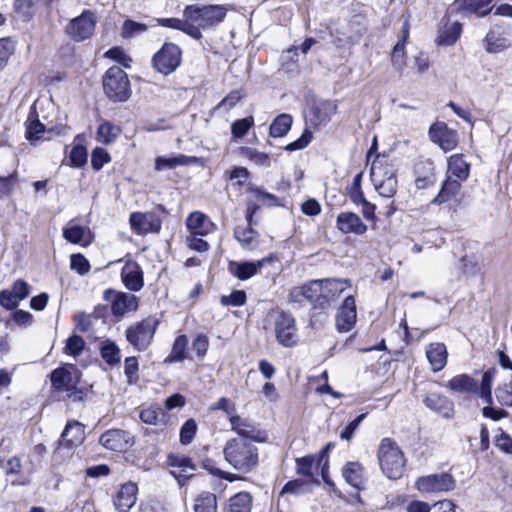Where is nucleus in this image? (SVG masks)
Wrapping results in <instances>:
<instances>
[{
  "mask_svg": "<svg viewBox=\"0 0 512 512\" xmlns=\"http://www.w3.org/2000/svg\"><path fill=\"white\" fill-rule=\"evenodd\" d=\"M223 454L225 460L237 471L249 473L259 464V451L253 441L233 438L226 442Z\"/></svg>",
  "mask_w": 512,
  "mask_h": 512,
  "instance_id": "nucleus-1",
  "label": "nucleus"
},
{
  "mask_svg": "<svg viewBox=\"0 0 512 512\" xmlns=\"http://www.w3.org/2000/svg\"><path fill=\"white\" fill-rule=\"evenodd\" d=\"M227 9L222 5H187L183 10V16L188 24L202 33L201 30L214 29L222 23L226 17Z\"/></svg>",
  "mask_w": 512,
  "mask_h": 512,
  "instance_id": "nucleus-2",
  "label": "nucleus"
},
{
  "mask_svg": "<svg viewBox=\"0 0 512 512\" xmlns=\"http://www.w3.org/2000/svg\"><path fill=\"white\" fill-rule=\"evenodd\" d=\"M378 461L382 472L389 479H399L405 471L406 459L398 444L391 438L381 440Z\"/></svg>",
  "mask_w": 512,
  "mask_h": 512,
  "instance_id": "nucleus-3",
  "label": "nucleus"
},
{
  "mask_svg": "<svg viewBox=\"0 0 512 512\" xmlns=\"http://www.w3.org/2000/svg\"><path fill=\"white\" fill-rule=\"evenodd\" d=\"M105 95L113 102H126L132 94L127 73L119 66L110 67L103 76Z\"/></svg>",
  "mask_w": 512,
  "mask_h": 512,
  "instance_id": "nucleus-4",
  "label": "nucleus"
},
{
  "mask_svg": "<svg viewBox=\"0 0 512 512\" xmlns=\"http://www.w3.org/2000/svg\"><path fill=\"white\" fill-rule=\"evenodd\" d=\"M80 373L74 366L70 369L59 367L54 369L50 374L52 387L60 392H67V397L73 401H81L83 399L82 390L77 388Z\"/></svg>",
  "mask_w": 512,
  "mask_h": 512,
  "instance_id": "nucleus-5",
  "label": "nucleus"
},
{
  "mask_svg": "<svg viewBox=\"0 0 512 512\" xmlns=\"http://www.w3.org/2000/svg\"><path fill=\"white\" fill-rule=\"evenodd\" d=\"M158 325L157 318L147 317L126 329V339L137 351H145L151 345Z\"/></svg>",
  "mask_w": 512,
  "mask_h": 512,
  "instance_id": "nucleus-6",
  "label": "nucleus"
},
{
  "mask_svg": "<svg viewBox=\"0 0 512 512\" xmlns=\"http://www.w3.org/2000/svg\"><path fill=\"white\" fill-rule=\"evenodd\" d=\"M384 160L385 156L377 154L376 159L371 164L370 175L379 195L391 198L397 192L398 181L393 171L385 170L383 167Z\"/></svg>",
  "mask_w": 512,
  "mask_h": 512,
  "instance_id": "nucleus-7",
  "label": "nucleus"
},
{
  "mask_svg": "<svg viewBox=\"0 0 512 512\" xmlns=\"http://www.w3.org/2000/svg\"><path fill=\"white\" fill-rule=\"evenodd\" d=\"M182 50L174 43H165L153 56V67L163 75L173 73L181 64Z\"/></svg>",
  "mask_w": 512,
  "mask_h": 512,
  "instance_id": "nucleus-8",
  "label": "nucleus"
},
{
  "mask_svg": "<svg viewBox=\"0 0 512 512\" xmlns=\"http://www.w3.org/2000/svg\"><path fill=\"white\" fill-rule=\"evenodd\" d=\"M95 26L96 18L94 13L85 10L78 17L70 20L65 28V32L72 40L81 42L93 35Z\"/></svg>",
  "mask_w": 512,
  "mask_h": 512,
  "instance_id": "nucleus-9",
  "label": "nucleus"
},
{
  "mask_svg": "<svg viewBox=\"0 0 512 512\" xmlns=\"http://www.w3.org/2000/svg\"><path fill=\"white\" fill-rule=\"evenodd\" d=\"M275 336L279 344L284 347H293L298 342L295 319L288 312H280L274 323Z\"/></svg>",
  "mask_w": 512,
  "mask_h": 512,
  "instance_id": "nucleus-10",
  "label": "nucleus"
},
{
  "mask_svg": "<svg viewBox=\"0 0 512 512\" xmlns=\"http://www.w3.org/2000/svg\"><path fill=\"white\" fill-rule=\"evenodd\" d=\"M103 299L111 303L112 314L116 317H122L138 308V298L130 293L106 289L103 292Z\"/></svg>",
  "mask_w": 512,
  "mask_h": 512,
  "instance_id": "nucleus-11",
  "label": "nucleus"
},
{
  "mask_svg": "<svg viewBox=\"0 0 512 512\" xmlns=\"http://www.w3.org/2000/svg\"><path fill=\"white\" fill-rule=\"evenodd\" d=\"M456 481L449 473L431 474L417 479L416 488L425 493L448 492L455 488Z\"/></svg>",
  "mask_w": 512,
  "mask_h": 512,
  "instance_id": "nucleus-12",
  "label": "nucleus"
},
{
  "mask_svg": "<svg viewBox=\"0 0 512 512\" xmlns=\"http://www.w3.org/2000/svg\"><path fill=\"white\" fill-rule=\"evenodd\" d=\"M231 430L239 435L238 438H245L255 443H264L267 441V434L259 430L254 423L239 415H231L229 417Z\"/></svg>",
  "mask_w": 512,
  "mask_h": 512,
  "instance_id": "nucleus-13",
  "label": "nucleus"
},
{
  "mask_svg": "<svg viewBox=\"0 0 512 512\" xmlns=\"http://www.w3.org/2000/svg\"><path fill=\"white\" fill-rule=\"evenodd\" d=\"M429 137L445 152L453 150L458 144L457 132L444 122L434 123L429 129Z\"/></svg>",
  "mask_w": 512,
  "mask_h": 512,
  "instance_id": "nucleus-14",
  "label": "nucleus"
},
{
  "mask_svg": "<svg viewBox=\"0 0 512 512\" xmlns=\"http://www.w3.org/2000/svg\"><path fill=\"white\" fill-rule=\"evenodd\" d=\"M275 260L276 257L271 254L255 262H230L229 271L239 280H247L256 275L264 266L274 262Z\"/></svg>",
  "mask_w": 512,
  "mask_h": 512,
  "instance_id": "nucleus-15",
  "label": "nucleus"
},
{
  "mask_svg": "<svg viewBox=\"0 0 512 512\" xmlns=\"http://www.w3.org/2000/svg\"><path fill=\"white\" fill-rule=\"evenodd\" d=\"M357 320L355 298L352 295L347 296L340 306L336 316V327L339 332L350 331Z\"/></svg>",
  "mask_w": 512,
  "mask_h": 512,
  "instance_id": "nucleus-16",
  "label": "nucleus"
},
{
  "mask_svg": "<svg viewBox=\"0 0 512 512\" xmlns=\"http://www.w3.org/2000/svg\"><path fill=\"white\" fill-rule=\"evenodd\" d=\"M129 221L137 234L157 233L161 229L160 219L152 213L134 212L130 215Z\"/></svg>",
  "mask_w": 512,
  "mask_h": 512,
  "instance_id": "nucleus-17",
  "label": "nucleus"
},
{
  "mask_svg": "<svg viewBox=\"0 0 512 512\" xmlns=\"http://www.w3.org/2000/svg\"><path fill=\"white\" fill-rule=\"evenodd\" d=\"M99 443L108 450L122 452L131 446L129 433L121 429H110L104 432Z\"/></svg>",
  "mask_w": 512,
  "mask_h": 512,
  "instance_id": "nucleus-18",
  "label": "nucleus"
},
{
  "mask_svg": "<svg viewBox=\"0 0 512 512\" xmlns=\"http://www.w3.org/2000/svg\"><path fill=\"white\" fill-rule=\"evenodd\" d=\"M291 297L295 301H300L299 297H303L313 304L323 306L325 304L322 288V280H312L300 288H296L291 292Z\"/></svg>",
  "mask_w": 512,
  "mask_h": 512,
  "instance_id": "nucleus-19",
  "label": "nucleus"
},
{
  "mask_svg": "<svg viewBox=\"0 0 512 512\" xmlns=\"http://www.w3.org/2000/svg\"><path fill=\"white\" fill-rule=\"evenodd\" d=\"M138 486L134 482L121 485L115 499L114 506L118 512H129L137 501Z\"/></svg>",
  "mask_w": 512,
  "mask_h": 512,
  "instance_id": "nucleus-20",
  "label": "nucleus"
},
{
  "mask_svg": "<svg viewBox=\"0 0 512 512\" xmlns=\"http://www.w3.org/2000/svg\"><path fill=\"white\" fill-rule=\"evenodd\" d=\"M121 279L125 287L133 292L140 291L144 286L143 271L136 262H128L121 271Z\"/></svg>",
  "mask_w": 512,
  "mask_h": 512,
  "instance_id": "nucleus-21",
  "label": "nucleus"
},
{
  "mask_svg": "<svg viewBox=\"0 0 512 512\" xmlns=\"http://www.w3.org/2000/svg\"><path fill=\"white\" fill-rule=\"evenodd\" d=\"M336 226L344 234L363 235L367 231V225L353 212H341L337 216Z\"/></svg>",
  "mask_w": 512,
  "mask_h": 512,
  "instance_id": "nucleus-22",
  "label": "nucleus"
},
{
  "mask_svg": "<svg viewBox=\"0 0 512 512\" xmlns=\"http://www.w3.org/2000/svg\"><path fill=\"white\" fill-rule=\"evenodd\" d=\"M84 439V426L78 421H69L58 441V448H72L82 443Z\"/></svg>",
  "mask_w": 512,
  "mask_h": 512,
  "instance_id": "nucleus-23",
  "label": "nucleus"
},
{
  "mask_svg": "<svg viewBox=\"0 0 512 512\" xmlns=\"http://www.w3.org/2000/svg\"><path fill=\"white\" fill-rule=\"evenodd\" d=\"M186 226L190 234L206 236L212 233L216 226L215 224L202 212H192L186 219Z\"/></svg>",
  "mask_w": 512,
  "mask_h": 512,
  "instance_id": "nucleus-24",
  "label": "nucleus"
},
{
  "mask_svg": "<svg viewBox=\"0 0 512 512\" xmlns=\"http://www.w3.org/2000/svg\"><path fill=\"white\" fill-rule=\"evenodd\" d=\"M426 356L433 372H439L447 364V349L443 343H431L426 348Z\"/></svg>",
  "mask_w": 512,
  "mask_h": 512,
  "instance_id": "nucleus-25",
  "label": "nucleus"
},
{
  "mask_svg": "<svg viewBox=\"0 0 512 512\" xmlns=\"http://www.w3.org/2000/svg\"><path fill=\"white\" fill-rule=\"evenodd\" d=\"M469 174L470 165L464 160L462 154H455L449 157L446 177L459 180L462 183L469 177Z\"/></svg>",
  "mask_w": 512,
  "mask_h": 512,
  "instance_id": "nucleus-26",
  "label": "nucleus"
},
{
  "mask_svg": "<svg viewBox=\"0 0 512 512\" xmlns=\"http://www.w3.org/2000/svg\"><path fill=\"white\" fill-rule=\"evenodd\" d=\"M446 386L455 393L476 394L478 393V382L467 374H460L450 379Z\"/></svg>",
  "mask_w": 512,
  "mask_h": 512,
  "instance_id": "nucleus-27",
  "label": "nucleus"
},
{
  "mask_svg": "<svg viewBox=\"0 0 512 512\" xmlns=\"http://www.w3.org/2000/svg\"><path fill=\"white\" fill-rule=\"evenodd\" d=\"M424 403L429 409L441 414L445 418H450L453 414L454 404L446 396L431 393L424 399Z\"/></svg>",
  "mask_w": 512,
  "mask_h": 512,
  "instance_id": "nucleus-28",
  "label": "nucleus"
},
{
  "mask_svg": "<svg viewBox=\"0 0 512 512\" xmlns=\"http://www.w3.org/2000/svg\"><path fill=\"white\" fill-rule=\"evenodd\" d=\"M462 183L459 180H454L450 177H446L441 185L440 191L431 201L432 204L441 205L454 199L460 192Z\"/></svg>",
  "mask_w": 512,
  "mask_h": 512,
  "instance_id": "nucleus-29",
  "label": "nucleus"
},
{
  "mask_svg": "<svg viewBox=\"0 0 512 512\" xmlns=\"http://www.w3.org/2000/svg\"><path fill=\"white\" fill-rule=\"evenodd\" d=\"M26 139L32 143L36 144L43 134L46 132L44 124H42L38 119V114L36 112L35 107L33 106L28 114L26 120Z\"/></svg>",
  "mask_w": 512,
  "mask_h": 512,
  "instance_id": "nucleus-30",
  "label": "nucleus"
},
{
  "mask_svg": "<svg viewBox=\"0 0 512 512\" xmlns=\"http://www.w3.org/2000/svg\"><path fill=\"white\" fill-rule=\"evenodd\" d=\"M159 25L166 28L180 30L191 38L199 41L202 39V33H199L198 30L188 24L187 18L183 16L180 18H161L158 19Z\"/></svg>",
  "mask_w": 512,
  "mask_h": 512,
  "instance_id": "nucleus-31",
  "label": "nucleus"
},
{
  "mask_svg": "<svg viewBox=\"0 0 512 512\" xmlns=\"http://www.w3.org/2000/svg\"><path fill=\"white\" fill-rule=\"evenodd\" d=\"M139 417L145 424L155 426L166 425L169 418L165 410L158 405H151L141 410Z\"/></svg>",
  "mask_w": 512,
  "mask_h": 512,
  "instance_id": "nucleus-32",
  "label": "nucleus"
},
{
  "mask_svg": "<svg viewBox=\"0 0 512 512\" xmlns=\"http://www.w3.org/2000/svg\"><path fill=\"white\" fill-rule=\"evenodd\" d=\"M350 280L322 279L323 296L325 303L338 297L346 288L350 287Z\"/></svg>",
  "mask_w": 512,
  "mask_h": 512,
  "instance_id": "nucleus-33",
  "label": "nucleus"
},
{
  "mask_svg": "<svg viewBox=\"0 0 512 512\" xmlns=\"http://www.w3.org/2000/svg\"><path fill=\"white\" fill-rule=\"evenodd\" d=\"M343 477L346 482L356 489H361L363 485V467L359 462H348L342 469Z\"/></svg>",
  "mask_w": 512,
  "mask_h": 512,
  "instance_id": "nucleus-34",
  "label": "nucleus"
},
{
  "mask_svg": "<svg viewBox=\"0 0 512 512\" xmlns=\"http://www.w3.org/2000/svg\"><path fill=\"white\" fill-rule=\"evenodd\" d=\"M188 337L184 334L179 335L174 340L170 354L165 359V363L182 362L188 358Z\"/></svg>",
  "mask_w": 512,
  "mask_h": 512,
  "instance_id": "nucleus-35",
  "label": "nucleus"
},
{
  "mask_svg": "<svg viewBox=\"0 0 512 512\" xmlns=\"http://www.w3.org/2000/svg\"><path fill=\"white\" fill-rule=\"evenodd\" d=\"M485 49L489 53H499L511 46L509 39L491 30L485 37Z\"/></svg>",
  "mask_w": 512,
  "mask_h": 512,
  "instance_id": "nucleus-36",
  "label": "nucleus"
},
{
  "mask_svg": "<svg viewBox=\"0 0 512 512\" xmlns=\"http://www.w3.org/2000/svg\"><path fill=\"white\" fill-rule=\"evenodd\" d=\"M217 497L215 494L203 491L196 498L194 512H217Z\"/></svg>",
  "mask_w": 512,
  "mask_h": 512,
  "instance_id": "nucleus-37",
  "label": "nucleus"
},
{
  "mask_svg": "<svg viewBox=\"0 0 512 512\" xmlns=\"http://www.w3.org/2000/svg\"><path fill=\"white\" fill-rule=\"evenodd\" d=\"M292 116L286 113L277 116L270 125L269 134L273 138L285 136L291 128Z\"/></svg>",
  "mask_w": 512,
  "mask_h": 512,
  "instance_id": "nucleus-38",
  "label": "nucleus"
},
{
  "mask_svg": "<svg viewBox=\"0 0 512 512\" xmlns=\"http://www.w3.org/2000/svg\"><path fill=\"white\" fill-rule=\"evenodd\" d=\"M252 496L248 492H239L229 499L228 512H251Z\"/></svg>",
  "mask_w": 512,
  "mask_h": 512,
  "instance_id": "nucleus-39",
  "label": "nucleus"
},
{
  "mask_svg": "<svg viewBox=\"0 0 512 512\" xmlns=\"http://www.w3.org/2000/svg\"><path fill=\"white\" fill-rule=\"evenodd\" d=\"M235 239L243 248L252 249L256 243L257 232L251 226H237L234 230Z\"/></svg>",
  "mask_w": 512,
  "mask_h": 512,
  "instance_id": "nucleus-40",
  "label": "nucleus"
},
{
  "mask_svg": "<svg viewBox=\"0 0 512 512\" xmlns=\"http://www.w3.org/2000/svg\"><path fill=\"white\" fill-rule=\"evenodd\" d=\"M494 0H464L463 10L476 14L479 17H485L492 10Z\"/></svg>",
  "mask_w": 512,
  "mask_h": 512,
  "instance_id": "nucleus-41",
  "label": "nucleus"
},
{
  "mask_svg": "<svg viewBox=\"0 0 512 512\" xmlns=\"http://www.w3.org/2000/svg\"><path fill=\"white\" fill-rule=\"evenodd\" d=\"M462 32V26L460 23L455 22L450 26H446L439 34L437 42L439 45L450 46L453 45Z\"/></svg>",
  "mask_w": 512,
  "mask_h": 512,
  "instance_id": "nucleus-42",
  "label": "nucleus"
},
{
  "mask_svg": "<svg viewBox=\"0 0 512 512\" xmlns=\"http://www.w3.org/2000/svg\"><path fill=\"white\" fill-rule=\"evenodd\" d=\"M100 354L108 365L120 363L121 355L119 347L112 341L106 340L101 344Z\"/></svg>",
  "mask_w": 512,
  "mask_h": 512,
  "instance_id": "nucleus-43",
  "label": "nucleus"
},
{
  "mask_svg": "<svg viewBox=\"0 0 512 512\" xmlns=\"http://www.w3.org/2000/svg\"><path fill=\"white\" fill-rule=\"evenodd\" d=\"M409 36V26L408 23H405L402 30L401 39L395 44L392 54L391 60L394 64L399 65L401 67L404 63L405 56V44Z\"/></svg>",
  "mask_w": 512,
  "mask_h": 512,
  "instance_id": "nucleus-44",
  "label": "nucleus"
},
{
  "mask_svg": "<svg viewBox=\"0 0 512 512\" xmlns=\"http://www.w3.org/2000/svg\"><path fill=\"white\" fill-rule=\"evenodd\" d=\"M119 132L120 130L118 127L108 121H105L99 125L97 136L99 141L102 143L110 144L118 137Z\"/></svg>",
  "mask_w": 512,
  "mask_h": 512,
  "instance_id": "nucleus-45",
  "label": "nucleus"
},
{
  "mask_svg": "<svg viewBox=\"0 0 512 512\" xmlns=\"http://www.w3.org/2000/svg\"><path fill=\"white\" fill-rule=\"evenodd\" d=\"M317 461V457L315 455H307L305 457L296 459V471L298 474L313 478V465Z\"/></svg>",
  "mask_w": 512,
  "mask_h": 512,
  "instance_id": "nucleus-46",
  "label": "nucleus"
},
{
  "mask_svg": "<svg viewBox=\"0 0 512 512\" xmlns=\"http://www.w3.org/2000/svg\"><path fill=\"white\" fill-rule=\"evenodd\" d=\"M362 177H363V172H359L353 178L351 185H349L347 187V195L353 203H358L359 201L364 200V198H365L364 193L361 188Z\"/></svg>",
  "mask_w": 512,
  "mask_h": 512,
  "instance_id": "nucleus-47",
  "label": "nucleus"
},
{
  "mask_svg": "<svg viewBox=\"0 0 512 512\" xmlns=\"http://www.w3.org/2000/svg\"><path fill=\"white\" fill-rule=\"evenodd\" d=\"M242 155L257 165L268 167L270 165V158L268 154L260 152L251 147L242 148Z\"/></svg>",
  "mask_w": 512,
  "mask_h": 512,
  "instance_id": "nucleus-48",
  "label": "nucleus"
},
{
  "mask_svg": "<svg viewBox=\"0 0 512 512\" xmlns=\"http://www.w3.org/2000/svg\"><path fill=\"white\" fill-rule=\"evenodd\" d=\"M88 153L84 146L75 145L69 155L70 165L81 168L87 163Z\"/></svg>",
  "mask_w": 512,
  "mask_h": 512,
  "instance_id": "nucleus-49",
  "label": "nucleus"
},
{
  "mask_svg": "<svg viewBox=\"0 0 512 512\" xmlns=\"http://www.w3.org/2000/svg\"><path fill=\"white\" fill-rule=\"evenodd\" d=\"M254 125V119L252 116L243 119L236 120L231 126V132L233 137L242 138L244 137L250 128Z\"/></svg>",
  "mask_w": 512,
  "mask_h": 512,
  "instance_id": "nucleus-50",
  "label": "nucleus"
},
{
  "mask_svg": "<svg viewBox=\"0 0 512 512\" xmlns=\"http://www.w3.org/2000/svg\"><path fill=\"white\" fill-rule=\"evenodd\" d=\"M493 374L490 371L484 372L482 375L481 385L478 389L479 396L487 403L492 404V386Z\"/></svg>",
  "mask_w": 512,
  "mask_h": 512,
  "instance_id": "nucleus-51",
  "label": "nucleus"
},
{
  "mask_svg": "<svg viewBox=\"0 0 512 512\" xmlns=\"http://www.w3.org/2000/svg\"><path fill=\"white\" fill-rule=\"evenodd\" d=\"M197 432L196 421L192 418L185 421L180 429V442L183 445H188L192 442Z\"/></svg>",
  "mask_w": 512,
  "mask_h": 512,
  "instance_id": "nucleus-52",
  "label": "nucleus"
},
{
  "mask_svg": "<svg viewBox=\"0 0 512 512\" xmlns=\"http://www.w3.org/2000/svg\"><path fill=\"white\" fill-rule=\"evenodd\" d=\"M246 293L243 290H235L230 295H222L220 303L223 306L240 307L246 303Z\"/></svg>",
  "mask_w": 512,
  "mask_h": 512,
  "instance_id": "nucleus-53",
  "label": "nucleus"
},
{
  "mask_svg": "<svg viewBox=\"0 0 512 512\" xmlns=\"http://www.w3.org/2000/svg\"><path fill=\"white\" fill-rule=\"evenodd\" d=\"M85 347L84 339L79 335H72L66 341L65 352L74 357L81 354Z\"/></svg>",
  "mask_w": 512,
  "mask_h": 512,
  "instance_id": "nucleus-54",
  "label": "nucleus"
},
{
  "mask_svg": "<svg viewBox=\"0 0 512 512\" xmlns=\"http://www.w3.org/2000/svg\"><path fill=\"white\" fill-rule=\"evenodd\" d=\"M15 51L14 42L9 38L0 39V70L7 64Z\"/></svg>",
  "mask_w": 512,
  "mask_h": 512,
  "instance_id": "nucleus-55",
  "label": "nucleus"
},
{
  "mask_svg": "<svg viewBox=\"0 0 512 512\" xmlns=\"http://www.w3.org/2000/svg\"><path fill=\"white\" fill-rule=\"evenodd\" d=\"M138 360L136 357H127L124 362V373L128 383H135L138 379Z\"/></svg>",
  "mask_w": 512,
  "mask_h": 512,
  "instance_id": "nucleus-56",
  "label": "nucleus"
},
{
  "mask_svg": "<svg viewBox=\"0 0 512 512\" xmlns=\"http://www.w3.org/2000/svg\"><path fill=\"white\" fill-rule=\"evenodd\" d=\"M109 161L110 156L105 149L97 147L92 151L91 164L94 170H100Z\"/></svg>",
  "mask_w": 512,
  "mask_h": 512,
  "instance_id": "nucleus-57",
  "label": "nucleus"
},
{
  "mask_svg": "<svg viewBox=\"0 0 512 512\" xmlns=\"http://www.w3.org/2000/svg\"><path fill=\"white\" fill-rule=\"evenodd\" d=\"M70 266L72 270L77 271L80 275L88 273L90 269L88 260L80 253L71 255Z\"/></svg>",
  "mask_w": 512,
  "mask_h": 512,
  "instance_id": "nucleus-58",
  "label": "nucleus"
},
{
  "mask_svg": "<svg viewBox=\"0 0 512 512\" xmlns=\"http://www.w3.org/2000/svg\"><path fill=\"white\" fill-rule=\"evenodd\" d=\"M85 230L82 226L74 225L63 230V237L73 244H78L83 239Z\"/></svg>",
  "mask_w": 512,
  "mask_h": 512,
  "instance_id": "nucleus-59",
  "label": "nucleus"
},
{
  "mask_svg": "<svg viewBox=\"0 0 512 512\" xmlns=\"http://www.w3.org/2000/svg\"><path fill=\"white\" fill-rule=\"evenodd\" d=\"M209 348V338L205 334H198L192 343V349L195 351L198 358H203Z\"/></svg>",
  "mask_w": 512,
  "mask_h": 512,
  "instance_id": "nucleus-60",
  "label": "nucleus"
},
{
  "mask_svg": "<svg viewBox=\"0 0 512 512\" xmlns=\"http://www.w3.org/2000/svg\"><path fill=\"white\" fill-rule=\"evenodd\" d=\"M20 299L16 297V295L8 289L0 291V305L7 309L13 310L19 305Z\"/></svg>",
  "mask_w": 512,
  "mask_h": 512,
  "instance_id": "nucleus-61",
  "label": "nucleus"
},
{
  "mask_svg": "<svg viewBox=\"0 0 512 512\" xmlns=\"http://www.w3.org/2000/svg\"><path fill=\"white\" fill-rule=\"evenodd\" d=\"M496 398L501 405L512 406V383L505 384L503 387H499L495 391Z\"/></svg>",
  "mask_w": 512,
  "mask_h": 512,
  "instance_id": "nucleus-62",
  "label": "nucleus"
},
{
  "mask_svg": "<svg viewBox=\"0 0 512 512\" xmlns=\"http://www.w3.org/2000/svg\"><path fill=\"white\" fill-rule=\"evenodd\" d=\"M203 236L190 234L186 238V243L188 247L197 252H206L209 249V244L207 241L202 239Z\"/></svg>",
  "mask_w": 512,
  "mask_h": 512,
  "instance_id": "nucleus-63",
  "label": "nucleus"
},
{
  "mask_svg": "<svg viewBox=\"0 0 512 512\" xmlns=\"http://www.w3.org/2000/svg\"><path fill=\"white\" fill-rule=\"evenodd\" d=\"M495 445L503 452L512 454V438L501 429L495 438Z\"/></svg>",
  "mask_w": 512,
  "mask_h": 512,
  "instance_id": "nucleus-64",
  "label": "nucleus"
}]
</instances>
